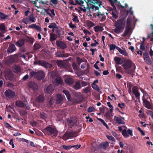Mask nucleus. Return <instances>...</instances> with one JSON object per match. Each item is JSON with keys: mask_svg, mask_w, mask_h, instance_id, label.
<instances>
[{"mask_svg": "<svg viewBox=\"0 0 153 153\" xmlns=\"http://www.w3.org/2000/svg\"><path fill=\"white\" fill-rule=\"evenodd\" d=\"M30 75L31 77H34L38 80L43 79L45 76L44 72L42 70L37 72L34 71H30Z\"/></svg>", "mask_w": 153, "mask_h": 153, "instance_id": "3", "label": "nucleus"}, {"mask_svg": "<svg viewBox=\"0 0 153 153\" xmlns=\"http://www.w3.org/2000/svg\"><path fill=\"white\" fill-rule=\"evenodd\" d=\"M76 132L75 131H71L69 133H66L64 135V136L67 138H72L76 136Z\"/></svg>", "mask_w": 153, "mask_h": 153, "instance_id": "13", "label": "nucleus"}, {"mask_svg": "<svg viewBox=\"0 0 153 153\" xmlns=\"http://www.w3.org/2000/svg\"><path fill=\"white\" fill-rule=\"evenodd\" d=\"M13 70L14 72L16 74H18L21 71V69L20 67L18 65H15L13 67Z\"/></svg>", "mask_w": 153, "mask_h": 153, "instance_id": "21", "label": "nucleus"}, {"mask_svg": "<svg viewBox=\"0 0 153 153\" xmlns=\"http://www.w3.org/2000/svg\"><path fill=\"white\" fill-rule=\"evenodd\" d=\"M45 12V13H46L49 16H50L52 18H53V16L48 11V10H50V9H44Z\"/></svg>", "mask_w": 153, "mask_h": 153, "instance_id": "53", "label": "nucleus"}, {"mask_svg": "<svg viewBox=\"0 0 153 153\" xmlns=\"http://www.w3.org/2000/svg\"><path fill=\"white\" fill-rule=\"evenodd\" d=\"M127 133L129 134V135H130L131 136H133L132 134V131L130 129H128L127 131Z\"/></svg>", "mask_w": 153, "mask_h": 153, "instance_id": "61", "label": "nucleus"}, {"mask_svg": "<svg viewBox=\"0 0 153 153\" xmlns=\"http://www.w3.org/2000/svg\"><path fill=\"white\" fill-rule=\"evenodd\" d=\"M40 117L41 118L43 119H45L46 118V115L45 113H41L40 114Z\"/></svg>", "mask_w": 153, "mask_h": 153, "instance_id": "63", "label": "nucleus"}, {"mask_svg": "<svg viewBox=\"0 0 153 153\" xmlns=\"http://www.w3.org/2000/svg\"><path fill=\"white\" fill-rule=\"evenodd\" d=\"M24 37L25 39V40L30 43H33L34 41V39L33 37H29L25 34L24 35Z\"/></svg>", "mask_w": 153, "mask_h": 153, "instance_id": "17", "label": "nucleus"}, {"mask_svg": "<svg viewBox=\"0 0 153 153\" xmlns=\"http://www.w3.org/2000/svg\"><path fill=\"white\" fill-rule=\"evenodd\" d=\"M56 24L54 22H52L51 23L50 25H49L48 27L50 28H54Z\"/></svg>", "mask_w": 153, "mask_h": 153, "instance_id": "52", "label": "nucleus"}, {"mask_svg": "<svg viewBox=\"0 0 153 153\" xmlns=\"http://www.w3.org/2000/svg\"><path fill=\"white\" fill-rule=\"evenodd\" d=\"M134 94L136 98L138 99H139L140 98V93L139 91L135 93Z\"/></svg>", "mask_w": 153, "mask_h": 153, "instance_id": "60", "label": "nucleus"}, {"mask_svg": "<svg viewBox=\"0 0 153 153\" xmlns=\"http://www.w3.org/2000/svg\"><path fill=\"white\" fill-rule=\"evenodd\" d=\"M110 48V50H114L115 49L117 50V48H119L116 45L114 44H111L109 45Z\"/></svg>", "mask_w": 153, "mask_h": 153, "instance_id": "34", "label": "nucleus"}, {"mask_svg": "<svg viewBox=\"0 0 153 153\" xmlns=\"http://www.w3.org/2000/svg\"><path fill=\"white\" fill-rule=\"evenodd\" d=\"M65 82L66 84L71 85L74 82V80L71 78H68L65 79Z\"/></svg>", "mask_w": 153, "mask_h": 153, "instance_id": "29", "label": "nucleus"}, {"mask_svg": "<svg viewBox=\"0 0 153 153\" xmlns=\"http://www.w3.org/2000/svg\"><path fill=\"white\" fill-rule=\"evenodd\" d=\"M55 82L56 85L62 84L63 83V81L60 77H57L55 80Z\"/></svg>", "mask_w": 153, "mask_h": 153, "instance_id": "28", "label": "nucleus"}, {"mask_svg": "<svg viewBox=\"0 0 153 153\" xmlns=\"http://www.w3.org/2000/svg\"><path fill=\"white\" fill-rule=\"evenodd\" d=\"M81 146V145H73L72 146H71V148H73L76 149H77L79 148H80Z\"/></svg>", "mask_w": 153, "mask_h": 153, "instance_id": "58", "label": "nucleus"}, {"mask_svg": "<svg viewBox=\"0 0 153 153\" xmlns=\"http://www.w3.org/2000/svg\"><path fill=\"white\" fill-rule=\"evenodd\" d=\"M62 148L65 150H68L71 149V146L70 145L68 146L62 145Z\"/></svg>", "mask_w": 153, "mask_h": 153, "instance_id": "51", "label": "nucleus"}, {"mask_svg": "<svg viewBox=\"0 0 153 153\" xmlns=\"http://www.w3.org/2000/svg\"><path fill=\"white\" fill-rule=\"evenodd\" d=\"M92 88L96 91H99L100 88L99 87L95 84H92Z\"/></svg>", "mask_w": 153, "mask_h": 153, "instance_id": "43", "label": "nucleus"}, {"mask_svg": "<svg viewBox=\"0 0 153 153\" xmlns=\"http://www.w3.org/2000/svg\"><path fill=\"white\" fill-rule=\"evenodd\" d=\"M94 108L93 107H89L88 108L87 111L88 112H91L94 111Z\"/></svg>", "mask_w": 153, "mask_h": 153, "instance_id": "56", "label": "nucleus"}, {"mask_svg": "<svg viewBox=\"0 0 153 153\" xmlns=\"http://www.w3.org/2000/svg\"><path fill=\"white\" fill-rule=\"evenodd\" d=\"M142 100L144 105L146 108L151 109H152V107L149 101L145 99V98H142Z\"/></svg>", "mask_w": 153, "mask_h": 153, "instance_id": "10", "label": "nucleus"}, {"mask_svg": "<svg viewBox=\"0 0 153 153\" xmlns=\"http://www.w3.org/2000/svg\"><path fill=\"white\" fill-rule=\"evenodd\" d=\"M112 111H109L108 110L107 111V112L105 113V116L107 118H109L110 117V115L111 113H112Z\"/></svg>", "mask_w": 153, "mask_h": 153, "instance_id": "54", "label": "nucleus"}, {"mask_svg": "<svg viewBox=\"0 0 153 153\" xmlns=\"http://www.w3.org/2000/svg\"><path fill=\"white\" fill-rule=\"evenodd\" d=\"M0 31L2 32L3 33H4L7 32L6 30L5 25L4 23L0 24Z\"/></svg>", "mask_w": 153, "mask_h": 153, "instance_id": "25", "label": "nucleus"}, {"mask_svg": "<svg viewBox=\"0 0 153 153\" xmlns=\"http://www.w3.org/2000/svg\"><path fill=\"white\" fill-rule=\"evenodd\" d=\"M56 63L58 66L61 68H66L68 67L67 63L62 60H58Z\"/></svg>", "mask_w": 153, "mask_h": 153, "instance_id": "11", "label": "nucleus"}, {"mask_svg": "<svg viewBox=\"0 0 153 153\" xmlns=\"http://www.w3.org/2000/svg\"><path fill=\"white\" fill-rule=\"evenodd\" d=\"M91 87L90 86L87 87L83 89L84 92L87 94L90 91Z\"/></svg>", "mask_w": 153, "mask_h": 153, "instance_id": "42", "label": "nucleus"}, {"mask_svg": "<svg viewBox=\"0 0 153 153\" xmlns=\"http://www.w3.org/2000/svg\"><path fill=\"white\" fill-rule=\"evenodd\" d=\"M63 92L65 94L68 100H70L71 96L69 92L68 91L64 90L63 91Z\"/></svg>", "mask_w": 153, "mask_h": 153, "instance_id": "36", "label": "nucleus"}, {"mask_svg": "<svg viewBox=\"0 0 153 153\" xmlns=\"http://www.w3.org/2000/svg\"><path fill=\"white\" fill-rule=\"evenodd\" d=\"M77 63L79 65H80L81 63L83 62L82 59H80L79 57H77Z\"/></svg>", "mask_w": 153, "mask_h": 153, "instance_id": "59", "label": "nucleus"}, {"mask_svg": "<svg viewBox=\"0 0 153 153\" xmlns=\"http://www.w3.org/2000/svg\"><path fill=\"white\" fill-rule=\"evenodd\" d=\"M56 103L57 104H59L62 102L63 100V98L61 95L59 94H57L56 96Z\"/></svg>", "mask_w": 153, "mask_h": 153, "instance_id": "19", "label": "nucleus"}, {"mask_svg": "<svg viewBox=\"0 0 153 153\" xmlns=\"http://www.w3.org/2000/svg\"><path fill=\"white\" fill-rule=\"evenodd\" d=\"M131 19L130 18H128L126 21V26H129L131 27Z\"/></svg>", "mask_w": 153, "mask_h": 153, "instance_id": "39", "label": "nucleus"}, {"mask_svg": "<svg viewBox=\"0 0 153 153\" xmlns=\"http://www.w3.org/2000/svg\"><path fill=\"white\" fill-rule=\"evenodd\" d=\"M72 66L73 69L75 70H78V67L77 65L75 62H73L72 64Z\"/></svg>", "mask_w": 153, "mask_h": 153, "instance_id": "49", "label": "nucleus"}, {"mask_svg": "<svg viewBox=\"0 0 153 153\" xmlns=\"http://www.w3.org/2000/svg\"><path fill=\"white\" fill-rule=\"evenodd\" d=\"M54 88L52 85H49L46 89V92L47 93L50 94L54 90Z\"/></svg>", "mask_w": 153, "mask_h": 153, "instance_id": "23", "label": "nucleus"}, {"mask_svg": "<svg viewBox=\"0 0 153 153\" xmlns=\"http://www.w3.org/2000/svg\"><path fill=\"white\" fill-rule=\"evenodd\" d=\"M125 22L124 19L118 20L115 23V28L113 29L114 31L117 34L122 33L124 29Z\"/></svg>", "mask_w": 153, "mask_h": 153, "instance_id": "2", "label": "nucleus"}, {"mask_svg": "<svg viewBox=\"0 0 153 153\" xmlns=\"http://www.w3.org/2000/svg\"><path fill=\"white\" fill-rule=\"evenodd\" d=\"M122 66L125 70H128L126 71V72L128 74L133 73L136 68L135 64L130 59L126 60Z\"/></svg>", "mask_w": 153, "mask_h": 153, "instance_id": "1", "label": "nucleus"}, {"mask_svg": "<svg viewBox=\"0 0 153 153\" xmlns=\"http://www.w3.org/2000/svg\"><path fill=\"white\" fill-rule=\"evenodd\" d=\"M73 20L76 22L78 23L79 22V20L78 19V17L75 15H73Z\"/></svg>", "mask_w": 153, "mask_h": 153, "instance_id": "48", "label": "nucleus"}, {"mask_svg": "<svg viewBox=\"0 0 153 153\" xmlns=\"http://www.w3.org/2000/svg\"><path fill=\"white\" fill-rule=\"evenodd\" d=\"M122 133L123 135L125 137H129V135L127 133V131L125 129L123 130Z\"/></svg>", "mask_w": 153, "mask_h": 153, "instance_id": "41", "label": "nucleus"}, {"mask_svg": "<svg viewBox=\"0 0 153 153\" xmlns=\"http://www.w3.org/2000/svg\"><path fill=\"white\" fill-rule=\"evenodd\" d=\"M50 40L51 42H53L55 40L57 37V34L53 33H51L50 34Z\"/></svg>", "mask_w": 153, "mask_h": 153, "instance_id": "24", "label": "nucleus"}, {"mask_svg": "<svg viewBox=\"0 0 153 153\" xmlns=\"http://www.w3.org/2000/svg\"><path fill=\"white\" fill-rule=\"evenodd\" d=\"M138 87L137 86H134L132 88V91L134 94L138 91Z\"/></svg>", "mask_w": 153, "mask_h": 153, "instance_id": "50", "label": "nucleus"}, {"mask_svg": "<svg viewBox=\"0 0 153 153\" xmlns=\"http://www.w3.org/2000/svg\"><path fill=\"white\" fill-rule=\"evenodd\" d=\"M37 122L36 121H34L31 122L30 123V124L33 127H34L36 126L37 125Z\"/></svg>", "mask_w": 153, "mask_h": 153, "instance_id": "62", "label": "nucleus"}, {"mask_svg": "<svg viewBox=\"0 0 153 153\" xmlns=\"http://www.w3.org/2000/svg\"><path fill=\"white\" fill-rule=\"evenodd\" d=\"M69 126L71 127L73 126L76 123V120L74 118H71L68 120Z\"/></svg>", "mask_w": 153, "mask_h": 153, "instance_id": "15", "label": "nucleus"}, {"mask_svg": "<svg viewBox=\"0 0 153 153\" xmlns=\"http://www.w3.org/2000/svg\"><path fill=\"white\" fill-rule=\"evenodd\" d=\"M56 55L59 57H67L70 56V54L65 53L64 51H59L56 53Z\"/></svg>", "mask_w": 153, "mask_h": 153, "instance_id": "8", "label": "nucleus"}, {"mask_svg": "<svg viewBox=\"0 0 153 153\" xmlns=\"http://www.w3.org/2000/svg\"><path fill=\"white\" fill-rule=\"evenodd\" d=\"M4 93L6 96L9 98H13L15 96V93L11 90H6Z\"/></svg>", "mask_w": 153, "mask_h": 153, "instance_id": "6", "label": "nucleus"}, {"mask_svg": "<svg viewBox=\"0 0 153 153\" xmlns=\"http://www.w3.org/2000/svg\"><path fill=\"white\" fill-rule=\"evenodd\" d=\"M16 49V48L14 44H10L7 50V53H11L15 51Z\"/></svg>", "mask_w": 153, "mask_h": 153, "instance_id": "9", "label": "nucleus"}, {"mask_svg": "<svg viewBox=\"0 0 153 153\" xmlns=\"http://www.w3.org/2000/svg\"><path fill=\"white\" fill-rule=\"evenodd\" d=\"M131 27H129V26H126L125 29L122 35V36L123 37L126 36L130 32Z\"/></svg>", "mask_w": 153, "mask_h": 153, "instance_id": "16", "label": "nucleus"}, {"mask_svg": "<svg viewBox=\"0 0 153 153\" xmlns=\"http://www.w3.org/2000/svg\"><path fill=\"white\" fill-rule=\"evenodd\" d=\"M147 114L150 116L153 119V112L151 111L148 110L147 111Z\"/></svg>", "mask_w": 153, "mask_h": 153, "instance_id": "47", "label": "nucleus"}, {"mask_svg": "<svg viewBox=\"0 0 153 153\" xmlns=\"http://www.w3.org/2000/svg\"><path fill=\"white\" fill-rule=\"evenodd\" d=\"M45 97L42 94H40L36 98V101L39 103H42L44 102Z\"/></svg>", "mask_w": 153, "mask_h": 153, "instance_id": "22", "label": "nucleus"}, {"mask_svg": "<svg viewBox=\"0 0 153 153\" xmlns=\"http://www.w3.org/2000/svg\"><path fill=\"white\" fill-rule=\"evenodd\" d=\"M117 50L121 54L125 56H128V53L125 49L122 50L119 47L117 48Z\"/></svg>", "mask_w": 153, "mask_h": 153, "instance_id": "27", "label": "nucleus"}, {"mask_svg": "<svg viewBox=\"0 0 153 153\" xmlns=\"http://www.w3.org/2000/svg\"><path fill=\"white\" fill-rule=\"evenodd\" d=\"M7 17H8L7 15H5L2 12H0V18H1V19H5Z\"/></svg>", "mask_w": 153, "mask_h": 153, "instance_id": "45", "label": "nucleus"}, {"mask_svg": "<svg viewBox=\"0 0 153 153\" xmlns=\"http://www.w3.org/2000/svg\"><path fill=\"white\" fill-rule=\"evenodd\" d=\"M28 18L30 21L33 22H35L36 19L35 17H34L33 14H30Z\"/></svg>", "mask_w": 153, "mask_h": 153, "instance_id": "35", "label": "nucleus"}, {"mask_svg": "<svg viewBox=\"0 0 153 153\" xmlns=\"http://www.w3.org/2000/svg\"><path fill=\"white\" fill-rule=\"evenodd\" d=\"M114 119L119 124L124 125L125 124L124 121L118 117L115 116L114 117Z\"/></svg>", "mask_w": 153, "mask_h": 153, "instance_id": "20", "label": "nucleus"}, {"mask_svg": "<svg viewBox=\"0 0 153 153\" xmlns=\"http://www.w3.org/2000/svg\"><path fill=\"white\" fill-rule=\"evenodd\" d=\"M109 146V143L107 141L101 143L98 146V148L100 149H103L105 150Z\"/></svg>", "mask_w": 153, "mask_h": 153, "instance_id": "12", "label": "nucleus"}, {"mask_svg": "<svg viewBox=\"0 0 153 153\" xmlns=\"http://www.w3.org/2000/svg\"><path fill=\"white\" fill-rule=\"evenodd\" d=\"M25 41V40L21 39L18 40L17 42H15V44L18 47H21L24 45Z\"/></svg>", "mask_w": 153, "mask_h": 153, "instance_id": "18", "label": "nucleus"}, {"mask_svg": "<svg viewBox=\"0 0 153 153\" xmlns=\"http://www.w3.org/2000/svg\"><path fill=\"white\" fill-rule=\"evenodd\" d=\"M75 2H76V5L78 4L80 6L82 5V4L84 3V1L81 0H75Z\"/></svg>", "mask_w": 153, "mask_h": 153, "instance_id": "44", "label": "nucleus"}, {"mask_svg": "<svg viewBox=\"0 0 153 153\" xmlns=\"http://www.w3.org/2000/svg\"><path fill=\"white\" fill-rule=\"evenodd\" d=\"M35 29L38 31L40 32L41 31L42 29L40 27L36 25L35 28Z\"/></svg>", "mask_w": 153, "mask_h": 153, "instance_id": "64", "label": "nucleus"}, {"mask_svg": "<svg viewBox=\"0 0 153 153\" xmlns=\"http://www.w3.org/2000/svg\"><path fill=\"white\" fill-rule=\"evenodd\" d=\"M98 120L101 122L103 125L104 126L106 127L108 129H109V126L103 119L101 118H99L98 119Z\"/></svg>", "mask_w": 153, "mask_h": 153, "instance_id": "38", "label": "nucleus"}, {"mask_svg": "<svg viewBox=\"0 0 153 153\" xmlns=\"http://www.w3.org/2000/svg\"><path fill=\"white\" fill-rule=\"evenodd\" d=\"M28 86L30 88L32 89L34 91L37 90L38 88L37 84L34 82H31L29 83Z\"/></svg>", "mask_w": 153, "mask_h": 153, "instance_id": "14", "label": "nucleus"}, {"mask_svg": "<svg viewBox=\"0 0 153 153\" xmlns=\"http://www.w3.org/2000/svg\"><path fill=\"white\" fill-rule=\"evenodd\" d=\"M29 20L28 18H27L25 19H23L22 20L23 22L25 24H27L29 22Z\"/></svg>", "mask_w": 153, "mask_h": 153, "instance_id": "57", "label": "nucleus"}, {"mask_svg": "<svg viewBox=\"0 0 153 153\" xmlns=\"http://www.w3.org/2000/svg\"><path fill=\"white\" fill-rule=\"evenodd\" d=\"M118 106L121 109L124 108H125V104L123 102L121 103H119L118 104Z\"/></svg>", "mask_w": 153, "mask_h": 153, "instance_id": "55", "label": "nucleus"}, {"mask_svg": "<svg viewBox=\"0 0 153 153\" xmlns=\"http://www.w3.org/2000/svg\"><path fill=\"white\" fill-rule=\"evenodd\" d=\"M143 58L144 60H146V62H149L150 61L149 59V56L148 55V53L145 52L143 54Z\"/></svg>", "mask_w": 153, "mask_h": 153, "instance_id": "33", "label": "nucleus"}, {"mask_svg": "<svg viewBox=\"0 0 153 153\" xmlns=\"http://www.w3.org/2000/svg\"><path fill=\"white\" fill-rule=\"evenodd\" d=\"M97 16L100 18L101 19V21H103L106 19V16L103 13L102 14H100V15L98 14V15H97Z\"/></svg>", "mask_w": 153, "mask_h": 153, "instance_id": "37", "label": "nucleus"}, {"mask_svg": "<svg viewBox=\"0 0 153 153\" xmlns=\"http://www.w3.org/2000/svg\"><path fill=\"white\" fill-rule=\"evenodd\" d=\"M81 88V86L80 82L79 81L76 82L74 86V89L76 90H79Z\"/></svg>", "mask_w": 153, "mask_h": 153, "instance_id": "30", "label": "nucleus"}, {"mask_svg": "<svg viewBox=\"0 0 153 153\" xmlns=\"http://www.w3.org/2000/svg\"><path fill=\"white\" fill-rule=\"evenodd\" d=\"M56 44L58 47H59L62 49H64L67 47L66 44L64 42L61 41H57Z\"/></svg>", "mask_w": 153, "mask_h": 153, "instance_id": "7", "label": "nucleus"}, {"mask_svg": "<svg viewBox=\"0 0 153 153\" xmlns=\"http://www.w3.org/2000/svg\"><path fill=\"white\" fill-rule=\"evenodd\" d=\"M16 105L18 107L23 108L25 107L24 103L20 100H17L16 102Z\"/></svg>", "mask_w": 153, "mask_h": 153, "instance_id": "26", "label": "nucleus"}, {"mask_svg": "<svg viewBox=\"0 0 153 153\" xmlns=\"http://www.w3.org/2000/svg\"><path fill=\"white\" fill-rule=\"evenodd\" d=\"M106 137L110 140L115 142V140L114 138L112 136H109L108 135H106Z\"/></svg>", "mask_w": 153, "mask_h": 153, "instance_id": "46", "label": "nucleus"}, {"mask_svg": "<svg viewBox=\"0 0 153 153\" xmlns=\"http://www.w3.org/2000/svg\"><path fill=\"white\" fill-rule=\"evenodd\" d=\"M45 131L48 133L49 135L52 136L53 137H56L58 133L57 130L50 126L45 128Z\"/></svg>", "mask_w": 153, "mask_h": 153, "instance_id": "5", "label": "nucleus"}, {"mask_svg": "<svg viewBox=\"0 0 153 153\" xmlns=\"http://www.w3.org/2000/svg\"><path fill=\"white\" fill-rule=\"evenodd\" d=\"M114 60L116 62V64L117 65H120L122 63L121 62V59L118 56L115 57L114 58Z\"/></svg>", "mask_w": 153, "mask_h": 153, "instance_id": "31", "label": "nucleus"}, {"mask_svg": "<svg viewBox=\"0 0 153 153\" xmlns=\"http://www.w3.org/2000/svg\"><path fill=\"white\" fill-rule=\"evenodd\" d=\"M34 64L40 65L47 68H50L52 67V64L42 60H35L34 62Z\"/></svg>", "mask_w": 153, "mask_h": 153, "instance_id": "4", "label": "nucleus"}, {"mask_svg": "<svg viewBox=\"0 0 153 153\" xmlns=\"http://www.w3.org/2000/svg\"><path fill=\"white\" fill-rule=\"evenodd\" d=\"M94 28L95 32L102 31L103 30V28L102 27L99 26L94 27Z\"/></svg>", "mask_w": 153, "mask_h": 153, "instance_id": "32", "label": "nucleus"}, {"mask_svg": "<svg viewBox=\"0 0 153 153\" xmlns=\"http://www.w3.org/2000/svg\"><path fill=\"white\" fill-rule=\"evenodd\" d=\"M33 47L34 50H36L40 48L41 45L39 43H35L34 44Z\"/></svg>", "mask_w": 153, "mask_h": 153, "instance_id": "40", "label": "nucleus"}]
</instances>
